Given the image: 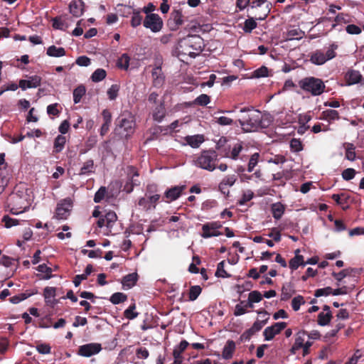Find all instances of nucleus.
<instances>
[{
  "mask_svg": "<svg viewBox=\"0 0 364 364\" xmlns=\"http://www.w3.org/2000/svg\"><path fill=\"white\" fill-rule=\"evenodd\" d=\"M153 84L155 87H160L164 84V77L160 68H155L152 70Z\"/></svg>",
  "mask_w": 364,
  "mask_h": 364,
  "instance_id": "24",
  "label": "nucleus"
},
{
  "mask_svg": "<svg viewBox=\"0 0 364 364\" xmlns=\"http://www.w3.org/2000/svg\"><path fill=\"white\" fill-rule=\"evenodd\" d=\"M259 158V154L258 153H255L250 156L247 165L248 172H252L254 170L255 167L257 166L258 163Z\"/></svg>",
  "mask_w": 364,
  "mask_h": 364,
  "instance_id": "43",
  "label": "nucleus"
},
{
  "mask_svg": "<svg viewBox=\"0 0 364 364\" xmlns=\"http://www.w3.org/2000/svg\"><path fill=\"white\" fill-rule=\"evenodd\" d=\"M338 48V45L333 43L326 50H316L311 54L310 61L315 65H321L327 61L334 58L336 56V50Z\"/></svg>",
  "mask_w": 364,
  "mask_h": 364,
  "instance_id": "4",
  "label": "nucleus"
},
{
  "mask_svg": "<svg viewBox=\"0 0 364 364\" xmlns=\"http://www.w3.org/2000/svg\"><path fill=\"white\" fill-rule=\"evenodd\" d=\"M346 30L349 34H360L361 33V28L355 24L347 26Z\"/></svg>",
  "mask_w": 364,
  "mask_h": 364,
  "instance_id": "62",
  "label": "nucleus"
},
{
  "mask_svg": "<svg viewBox=\"0 0 364 364\" xmlns=\"http://www.w3.org/2000/svg\"><path fill=\"white\" fill-rule=\"evenodd\" d=\"M221 228V224L218 222L208 223L203 225L201 237L203 238H209L211 237H217L221 235L222 233L218 231Z\"/></svg>",
  "mask_w": 364,
  "mask_h": 364,
  "instance_id": "9",
  "label": "nucleus"
},
{
  "mask_svg": "<svg viewBox=\"0 0 364 364\" xmlns=\"http://www.w3.org/2000/svg\"><path fill=\"white\" fill-rule=\"evenodd\" d=\"M185 188V186H176L166 190L164 193V197L166 198V202L170 203L177 200L181 196Z\"/></svg>",
  "mask_w": 364,
  "mask_h": 364,
  "instance_id": "17",
  "label": "nucleus"
},
{
  "mask_svg": "<svg viewBox=\"0 0 364 364\" xmlns=\"http://www.w3.org/2000/svg\"><path fill=\"white\" fill-rule=\"evenodd\" d=\"M84 3L81 0L72 1L69 4L70 14L75 17H79L84 12Z\"/></svg>",
  "mask_w": 364,
  "mask_h": 364,
  "instance_id": "20",
  "label": "nucleus"
},
{
  "mask_svg": "<svg viewBox=\"0 0 364 364\" xmlns=\"http://www.w3.org/2000/svg\"><path fill=\"white\" fill-rule=\"evenodd\" d=\"M240 112L242 115L238 121L245 132H255L265 127L262 122V114L259 110L246 107L242 108Z\"/></svg>",
  "mask_w": 364,
  "mask_h": 364,
  "instance_id": "2",
  "label": "nucleus"
},
{
  "mask_svg": "<svg viewBox=\"0 0 364 364\" xmlns=\"http://www.w3.org/2000/svg\"><path fill=\"white\" fill-rule=\"evenodd\" d=\"M248 298L254 303H259L262 300L263 296L259 291H252L249 295Z\"/></svg>",
  "mask_w": 364,
  "mask_h": 364,
  "instance_id": "58",
  "label": "nucleus"
},
{
  "mask_svg": "<svg viewBox=\"0 0 364 364\" xmlns=\"http://www.w3.org/2000/svg\"><path fill=\"white\" fill-rule=\"evenodd\" d=\"M290 148L292 151L299 152L303 149L302 143L300 139H292L290 141Z\"/></svg>",
  "mask_w": 364,
  "mask_h": 364,
  "instance_id": "49",
  "label": "nucleus"
},
{
  "mask_svg": "<svg viewBox=\"0 0 364 364\" xmlns=\"http://www.w3.org/2000/svg\"><path fill=\"white\" fill-rule=\"evenodd\" d=\"M299 85L304 92H309L313 96L321 95L326 87L321 79L314 77H307L300 80Z\"/></svg>",
  "mask_w": 364,
  "mask_h": 364,
  "instance_id": "3",
  "label": "nucleus"
},
{
  "mask_svg": "<svg viewBox=\"0 0 364 364\" xmlns=\"http://www.w3.org/2000/svg\"><path fill=\"white\" fill-rule=\"evenodd\" d=\"M305 333H299L296 334L294 343L290 349L291 354H296L297 350L301 348L304 346Z\"/></svg>",
  "mask_w": 364,
  "mask_h": 364,
  "instance_id": "25",
  "label": "nucleus"
},
{
  "mask_svg": "<svg viewBox=\"0 0 364 364\" xmlns=\"http://www.w3.org/2000/svg\"><path fill=\"white\" fill-rule=\"evenodd\" d=\"M119 126L121 129L119 133L127 137L134 132L135 123L133 117H129V118L122 119Z\"/></svg>",
  "mask_w": 364,
  "mask_h": 364,
  "instance_id": "13",
  "label": "nucleus"
},
{
  "mask_svg": "<svg viewBox=\"0 0 364 364\" xmlns=\"http://www.w3.org/2000/svg\"><path fill=\"white\" fill-rule=\"evenodd\" d=\"M142 16L140 14V11H134L131 19V25L135 28L141 23Z\"/></svg>",
  "mask_w": 364,
  "mask_h": 364,
  "instance_id": "52",
  "label": "nucleus"
},
{
  "mask_svg": "<svg viewBox=\"0 0 364 364\" xmlns=\"http://www.w3.org/2000/svg\"><path fill=\"white\" fill-rule=\"evenodd\" d=\"M218 160V154L214 150L202 151L200 155L195 161V165L209 171L215 168V161Z\"/></svg>",
  "mask_w": 364,
  "mask_h": 364,
  "instance_id": "5",
  "label": "nucleus"
},
{
  "mask_svg": "<svg viewBox=\"0 0 364 364\" xmlns=\"http://www.w3.org/2000/svg\"><path fill=\"white\" fill-rule=\"evenodd\" d=\"M294 291L292 290L290 284L284 285L282 289V294H281V299L286 301L289 299Z\"/></svg>",
  "mask_w": 364,
  "mask_h": 364,
  "instance_id": "44",
  "label": "nucleus"
},
{
  "mask_svg": "<svg viewBox=\"0 0 364 364\" xmlns=\"http://www.w3.org/2000/svg\"><path fill=\"white\" fill-rule=\"evenodd\" d=\"M268 75V69L265 66H262L255 70L254 76L255 77H264Z\"/></svg>",
  "mask_w": 364,
  "mask_h": 364,
  "instance_id": "61",
  "label": "nucleus"
},
{
  "mask_svg": "<svg viewBox=\"0 0 364 364\" xmlns=\"http://www.w3.org/2000/svg\"><path fill=\"white\" fill-rule=\"evenodd\" d=\"M130 58L127 54H123L119 59V66L127 69L129 65Z\"/></svg>",
  "mask_w": 364,
  "mask_h": 364,
  "instance_id": "59",
  "label": "nucleus"
},
{
  "mask_svg": "<svg viewBox=\"0 0 364 364\" xmlns=\"http://www.w3.org/2000/svg\"><path fill=\"white\" fill-rule=\"evenodd\" d=\"M299 252V250H296L295 257L289 261V267L292 270L296 269L300 265L305 266L304 257L298 255Z\"/></svg>",
  "mask_w": 364,
  "mask_h": 364,
  "instance_id": "27",
  "label": "nucleus"
},
{
  "mask_svg": "<svg viewBox=\"0 0 364 364\" xmlns=\"http://www.w3.org/2000/svg\"><path fill=\"white\" fill-rule=\"evenodd\" d=\"M323 119L328 121L336 120L339 119V114L336 110L327 109L322 112Z\"/></svg>",
  "mask_w": 364,
  "mask_h": 364,
  "instance_id": "36",
  "label": "nucleus"
},
{
  "mask_svg": "<svg viewBox=\"0 0 364 364\" xmlns=\"http://www.w3.org/2000/svg\"><path fill=\"white\" fill-rule=\"evenodd\" d=\"M107 193V189L105 187L102 186L100 189L96 192L94 197V201L95 203H100L105 198V194Z\"/></svg>",
  "mask_w": 364,
  "mask_h": 364,
  "instance_id": "57",
  "label": "nucleus"
},
{
  "mask_svg": "<svg viewBox=\"0 0 364 364\" xmlns=\"http://www.w3.org/2000/svg\"><path fill=\"white\" fill-rule=\"evenodd\" d=\"M183 23V16L180 11H175L171 14L169 25L172 31L176 30Z\"/></svg>",
  "mask_w": 364,
  "mask_h": 364,
  "instance_id": "21",
  "label": "nucleus"
},
{
  "mask_svg": "<svg viewBox=\"0 0 364 364\" xmlns=\"http://www.w3.org/2000/svg\"><path fill=\"white\" fill-rule=\"evenodd\" d=\"M237 181V176L235 174L225 176L219 183V190L220 192L228 196L230 193L229 188L232 187Z\"/></svg>",
  "mask_w": 364,
  "mask_h": 364,
  "instance_id": "14",
  "label": "nucleus"
},
{
  "mask_svg": "<svg viewBox=\"0 0 364 364\" xmlns=\"http://www.w3.org/2000/svg\"><path fill=\"white\" fill-rule=\"evenodd\" d=\"M95 172V164L92 159L87 160L83 163L79 175H90Z\"/></svg>",
  "mask_w": 364,
  "mask_h": 364,
  "instance_id": "28",
  "label": "nucleus"
},
{
  "mask_svg": "<svg viewBox=\"0 0 364 364\" xmlns=\"http://www.w3.org/2000/svg\"><path fill=\"white\" fill-rule=\"evenodd\" d=\"M165 115L164 107L162 103L157 105L153 112V118L157 122H161Z\"/></svg>",
  "mask_w": 364,
  "mask_h": 364,
  "instance_id": "32",
  "label": "nucleus"
},
{
  "mask_svg": "<svg viewBox=\"0 0 364 364\" xmlns=\"http://www.w3.org/2000/svg\"><path fill=\"white\" fill-rule=\"evenodd\" d=\"M257 27V23L253 18H248L245 21L244 31L250 33Z\"/></svg>",
  "mask_w": 364,
  "mask_h": 364,
  "instance_id": "55",
  "label": "nucleus"
},
{
  "mask_svg": "<svg viewBox=\"0 0 364 364\" xmlns=\"http://www.w3.org/2000/svg\"><path fill=\"white\" fill-rule=\"evenodd\" d=\"M41 82V77L38 75H32L28 77V80H20L19 87L22 90H26L28 88H36L40 86Z\"/></svg>",
  "mask_w": 364,
  "mask_h": 364,
  "instance_id": "15",
  "label": "nucleus"
},
{
  "mask_svg": "<svg viewBox=\"0 0 364 364\" xmlns=\"http://www.w3.org/2000/svg\"><path fill=\"white\" fill-rule=\"evenodd\" d=\"M37 351L41 354H49L50 353V346L48 344H39L36 346Z\"/></svg>",
  "mask_w": 364,
  "mask_h": 364,
  "instance_id": "63",
  "label": "nucleus"
},
{
  "mask_svg": "<svg viewBox=\"0 0 364 364\" xmlns=\"http://www.w3.org/2000/svg\"><path fill=\"white\" fill-rule=\"evenodd\" d=\"M53 27L55 29L65 30L66 28L65 22L61 17H55L53 18Z\"/></svg>",
  "mask_w": 364,
  "mask_h": 364,
  "instance_id": "53",
  "label": "nucleus"
},
{
  "mask_svg": "<svg viewBox=\"0 0 364 364\" xmlns=\"http://www.w3.org/2000/svg\"><path fill=\"white\" fill-rule=\"evenodd\" d=\"M210 102V97L208 95L205 94H202L199 95L196 99L195 100V104L205 106L207 105Z\"/></svg>",
  "mask_w": 364,
  "mask_h": 364,
  "instance_id": "56",
  "label": "nucleus"
},
{
  "mask_svg": "<svg viewBox=\"0 0 364 364\" xmlns=\"http://www.w3.org/2000/svg\"><path fill=\"white\" fill-rule=\"evenodd\" d=\"M46 54L50 57L60 58L65 55V50L63 47L50 46L47 48Z\"/></svg>",
  "mask_w": 364,
  "mask_h": 364,
  "instance_id": "26",
  "label": "nucleus"
},
{
  "mask_svg": "<svg viewBox=\"0 0 364 364\" xmlns=\"http://www.w3.org/2000/svg\"><path fill=\"white\" fill-rule=\"evenodd\" d=\"M102 350V346L98 343H90L80 346L78 348V355L83 357H90L99 353Z\"/></svg>",
  "mask_w": 364,
  "mask_h": 364,
  "instance_id": "10",
  "label": "nucleus"
},
{
  "mask_svg": "<svg viewBox=\"0 0 364 364\" xmlns=\"http://www.w3.org/2000/svg\"><path fill=\"white\" fill-rule=\"evenodd\" d=\"M243 149L244 148L241 142L228 144L227 150H224V154L222 156L230 159L233 161L241 160L242 161H246L247 160V157L241 154Z\"/></svg>",
  "mask_w": 364,
  "mask_h": 364,
  "instance_id": "6",
  "label": "nucleus"
},
{
  "mask_svg": "<svg viewBox=\"0 0 364 364\" xmlns=\"http://www.w3.org/2000/svg\"><path fill=\"white\" fill-rule=\"evenodd\" d=\"M228 139L225 136H221L216 143L215 148L220 152L221 156L224 154V150H227L228 144L227 145Z\"/></svg>",
  "mask_w": 364,
  "mask_h": 364,
  "instance_id": "38",
  "label": "nucleus"
},
{
  "mask_svg": "<svg viewBox=\"0 0 364 364\" xmlns=\"http://www.w3.org/2000/svg\"><path fill=\"white\" fill-rule=\"evenodd\" d=\"M346 79L348 85L361 84L364 85V78L358 70H351L346 74Z\"/></svg>",
  "mask_w": 364,
  "mask_h": 364,
  "instance_id": "18",
  "label": "nucleus"
},
{
  "mask_svg": "<svg viewBox=\"0 0 364 364\" xmlns=\"http://www.w3.org/2000/svg\"><path fill=\"white\" fill-rule=\"evenodd\" d=\"M235 343L232 340H228L222 352V357L225 360H228L232 358L233 353L235 350Z\"/></svg>",
  "mask_w": 364,
  "mask_h": 364,
  "instance_id": "23",
  "label": "nucleus"
},
{
  "mask_svg": "<svg viewBox=\"0 0 364 364\" xmlns=\"http://www.w3.org/2000/svg\"><path fill=\"white\" fill-rule=\"evenodd\" d=\"M56 288L47 287L43 290V296L46 303L53 307L58 302L55 299Z\"/></svg>",
  "mask_w": 364,
  "mask_h": 364,
  "instance_id": "19",
  "label": "nucleus"
},
{
  "mask_svg": "<svg viewBox=\"0 0 364 364\" xmlns=\"http://www.w3.org/2000/svg\"><path fill=\"white\" fill-rule=\"evenodd\" d=\"M66 139L65 136L63 135H58L54 141V152L59 153L60 152L65 144Z\"/></svg>",
  "mask_w": 364,
  "mask_h": 364,
  "instance_id": "31",
  "label": "nucleus"
},
{
  "mask_svg": "<svg viewBox=\"0 0 364 364\" xmlns=\"http://www.w3.org/2000/svg\"><path fill=\"white\" fill-rule=\"evenodd\" d=\"M332 199L336 201L338 205H343L346 203L347 198L344 193L341 194H333L331 196Z\"/></svg>",
  "mask_w": 364,
  "mask_h": 364,
  "instance_id": "64",
  "label": "nucleus"
},
{
  "mask_svg": "<svg viewBox=\"0 0 364 364\" xmlns=\"http://www.w3.org/2000/svg\"><path fill=\"white\" fill-rule=\"evenodd\" d=\"M224 267H225V262L224 261H222L218 263V267H217V270H216V272H215V276L218 277H223V278H227V277H230V275L228 274L225 269H224Z\"/></svg>",
  "mask_w": 364,
  "mask_h": 364,
  "instance_id": "48",
  "label": "nucleus"
},
{
  "mask_svg": "<svg viewBox=\"0 0 364 364\" xmlns=\"http://www.w3.org/2000/svg\"><path fill=\"white\" fill-rule=\"evenodd\" d=\"M127 296L124 293L117 292L113 294L110 297V301L113 304H119L122 302H124L127 300Z\"/></svg>",
  "mask_w": 364,
  "mask_h": 364,
  "instance_id": "37",
  "label": "nucleus"
},
{
  "mask_svg": "<svg viewBox=\"0 0 364 364\" xmlns=\"http://www.w3.org/2000/svg\"><path fill=\"white\" fill-rule=\"evenodd\" d=\"M331 317V312H320L318 316V324L322 326L328 324Z\"/></svg>",
  "mask_w": 364,
  "mask_h": 364,
  "instance_id": "33",
  "label": "nucleus"
},
{
  "mask_svg": "<svg viewBox=\"0 0 364 364\" xmlns=\"http://www.w3.org/2000/svg\"><path fill=\"white\" fill-rule=\"evenodd\" d=\"M135 308H136V306H135L134 304L131 305L128 309H127L124 311V316L127 318L130 319V320L136 318L139 314L137 312L134 311Z\"/></svg>",
  "mask_w": 364,
  "mask_h": 364,
  "instance_id": "50",
  "label": "nucleus"
},
{
  "mask_svg": "<svg viewBox=\"0 0 364 364\" xmlns=\"http://www.w3.org/2000/svg\"><path fill=\"white\" fill-rule=\"evenodd\" d=\"M37 270L41 273H45L46 275L43 277V279H49L52 277V269L46 264H42L38 266Z\"/></svg>",
  "mask_w": 364,
  "mask_h": 364,
  "instance_id": "45",
  "label": "nucleus"
},
{
  "mask_svg": "<svg viewBox=\"0 0 364 364\" xmlns=\"http://www.w3.org/2000/svg\"><path fill=\"white\" fill-rule=\"evenodd\" d=\"M203 46V40L200 36L188 35L178 41V55L183 61L188 58H194L201 53Z\"/></svg>",
  "mask_w": 364,
  "mask_h": 364,
  "instance_id": "1",
  "label": "nucleus"
},
{
  "mask_svg": "<svg viewBox=\"0 0 364 364\" xmlns=\"http://www.w3.org/2000/svg\"><path fill=\"white\" fill-rule=\"evenodd\" d=\"M247 312L246 308V301H240L235 307L234 315L239 316Z\"/></svg>",
  "mask_w": 364,
  "mask_h": 364,
  "instance_id": "39",
  "label": "nucleus"
},
{
  "mask_svg": "<svg viewBox=\"0 0 364 364\" xmlns=\"http://www.w3.org/2000/svg\"><path fill=\"white\" fill-rule=\"evenodd\" d=\"M186 144L193 149L198 148L204 141V136L202 134H196L193 136H186L184 138Z\"/></svg>",
  "mask_w": 364,
  "mask_h": 364,
  "instance_id": "22",
  "label": "nucleus"
},
{
  "mask_svg": "<svg viewBox=\"0 0 364 364\" xmlns=\"http://www.w3.org/2000/svg\"><path fill=\"white\" fill-rule=\"evenodd\" d=\"M304 32L298 27L291 26L283 33L284 41L300 40L304 36Z\"/></svg>",
  "mask_w": 364,
  "mask_h": 364,
  "instance_id": "16",
  "label": "nucleus"
},
{
  "mask_svg": "<svg viewBox=\"0 0 364 364\" xmlns=\"http://www.w3.org/2000/svg\"><path fill=\"white\" fill-rule=\"evenodd\" d=\"M72 207L71 200L65 198L58 203L55 210V218L58 220H65L70 215V208Z\"/></svg>",
  "mask_w": 364,
  "mask_h": 364,
  "instance_id": "8",
  "label": "nucleus"
},
{
  "mask_svg": "<svg viewBox=\"0 0 364 364\" xmlns=\"http://www.w3.org/2000/svg\"><path fill=\"white\" fill-rule=\"evenodd\" d=\"M159 194L149 195L145 197H142L139 200V205L144 210H150L151 208H155L156 203L160 199Z\"/></svg>",
  "mask_w": 364,
  "mask_h": 364,
  "instance_id": "12",
  "label": "nucleus"
},
{
  "mask_svg": "<svg viewBox=\"0 0 364 364\" xmlns=\"http://www.w3.org/2000/svg\"><path fill=\"white\" fill-rule=\"evenodd\" d=\"M271 210L274 218L279 220L284 213L285 207L281 203H275L272 205Z\"/></svg>",
  "mask_w": 364,
  "mask_h": 364,
  "instance_id": "29",
  "label": "nucleus"
},
{
  "mask_svg": "<svg viewBox=\"0 0 364 364\" xmlns=\"http://www.w3.org/2000/svg\"><path fill=\"white\" fill-rule=\"evenodd\" d=\"M106 71L104 69L98 68L92 73L91 79L95 82L102 81L106 77Z\"/></svg>",
  "mask_w": 364,
  "mask_h": 364,
  "instance_id": "35",
  "label": "nucleus"
},
{
  "mask_svg": "<svg viewBox=\"0 0 364 364\" xmlns=\"http://www.w3.org/2000/svg\"><path fill=\"white\" fill-rule=\"evenodd\" d=\"M304 304H305L304 298L301 295H298V296L294 297L293 299L291 300V307H292L293 310L295 311H299L300 309V306Z\"/></svg>",
  "mask_w": 364,
  "mask_h": 364,
  "instance_id": "41",
  "label": "nucleus"
},
{
  "mask_svg": "<svg viewBox=\"0 0 364 364\" xmlns=\"http://www.w3.org/2000/svg\"><path fill=\"white\" fill-rule=\"evenodd\" d=\"M201 293V288L200 286L196 285L191 287L189 291V299L191 301L196 300Z\"/></svg>",
  "mask_w": 364,
  "mask_h": 364,
  "instance_id": "51",
  "label": "nucleus"
},
{
  "mask_svg": "<svg viewBox=\"0 0 364 364\" xmlns=\"http://www.w3.org/2000/svg\"><path fill=\"white\" fill-rule=\"evenodd\" d=\"M144 26L150 29L154 33H157L161 30L163 21L158 14H148L144 21Z\"/></svg>",
  "mask_w": 364,
  "mask_h": 364,
  "instance_id": "7",
  "label": "nucleus"
},
{
  "mask_svg": "<svg viewBox=\"0 0 364 364\" xmlns=\"http://www.w3.org/2000/svg\"><path fill=\"white\" fill-rule=\"evenodd\" d=\"M355 173L356 172L355 169L348 168L342 172V177L345 181H350L355 177Z\"/></svg>",
  "mask_w": 364,
  "mask_h": 364,
  "instance_id": "54",
  "label": "nucleus"
},
{
  "mask_svg": "<svg viewBox=\"0 0 364 364\" xmlns=\"http://www.w3.org/2000/svg\"><path fill=\"white\" fill-rule=\"evenodd\" d=\"M75 63L79 66H88L90 65L91 60L88 57L82 55L76 59Z\"/></svg>",
  "mask_w": 364,
  "mask_h": 364,
  "instance_id": "60",
  "label": "nucleus"
},
{
  "mask_svg": "<svg viewBox=\"0 0 364 364\" xmlns=\"http://www.w3.org/2000/svg\"><path fill=\"white\" fill-rule=\"evenodd\" d=\"M254 197V193L251 190H246L242 192V195L240 200L238 201V204L240 205H245L247 202L252 200Z\"/></svg>",
  "mask_w": 364,
  "mask_h": 364,
  "instance_id": "40",
  "label": "nucleus"
},
{
  "mask_svg": "<svg viewBox=\"0 0 364 364\" xmlns=\"http://www.w3.org/2000/svg\"><path fill=\"white\" fill-rule=\"evenodd\" d=\"M106 220V226L107 228H112L114 222L117 219L116 213L113 211H109L104 216Z\"/></svg>",
  "mask_w": 364,
  "mask_h": 364,
  "instance_id": "46",
  "label": "nucleus"
},
{
  "mask_svg": "<svg viewBox=\"0 0 364 364\" xmlns=\"http://www.w3.org/2000/svg\"><path fill=\"white\" fill-rule=\"evenodd\" d=\"M85 94V88L84 86H79L73 91V101L75 104L80 102L82 96Z\"/></svg>",
  "mask_w": 364,
  "mask_h": 364,
  "instance_id": "34",
  "label": "nucleus"
},
{
  "mask_svg": "<svg viewBox=\"0 0 364 364\" xmlns=\"http://www.w3.org/2000/svg\"><path fill=\"white\" fill-rule=\"evenodd\" d=\"M137 281V274L132 273L123 277L122 284L124 287L130 289L134 287Z\"/></svg>",
  "mask_w": 364,
  "mask_h": 364,
  "instance_id": "30",
  "label": "nucleus"
},
{
  "mask_svg": "<svg viewBox=\"0 0 364 364\" xmlns=\"http://www.w3.org/2000/svg\"><path fill=\"white\" fill-rule=\"evenodd\" d=\"M346 159L354 161L355 159V146L353 144H347L346 146Z\"/></svg>",
  "mask_w": 364,
  "mask_h": 364,
  "instance_id": "42",
  "label": "nucleus"
},
{
  "mask_svg": "<svg viewBox=\"0 0 364 364\" xmlns=\"http://www.w3.org/2000/svg\"><path fill=\"white\" fill-rule=\"evenodd\" d=\"M287 326L285 322H277L271 326L267 327L263 331V336L265 341H271L274 336L279 334Z\"/></svg>",
  "mask_w": 364,
  "mask_h": 364,
  "instance_id": "11",
  "label": "nucleus"
},
{
  "mask_svg": "<svg viewBox=\"0 0 364 364\" xmlns=\"http://www.w3.org/2000/svg\"><path fill=\"white\" fill-rule=\"evenodd\" d=\"M119 90V86L118 85L114 84L111 85V87L108 89L107 92L108 98L110 100H115L118 95Z\"/></svg>",
  "mask_w": 364,
  "mask_h": 364,
  "instance_id": "47",
  "label": "nucleus"
}]
</instances>
